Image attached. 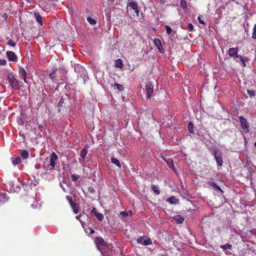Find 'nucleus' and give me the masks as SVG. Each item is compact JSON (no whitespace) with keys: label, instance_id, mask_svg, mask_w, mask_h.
I'll list each match as a JSON object with an SVG mask.
<instances>
[{"label":"nucleus","instance_id":"1","mask_svg":"<svg viewBox=\"0 0 256 256\" xmlns=\"http://www.w3.org/2000/svg\"><path fill=\"white\" fill-rule=\"evenodd\" d=\"M7 79L8 81V84L12 88L16 90L20 89L22 86V82L18 80H16L12 74H8Z\"/></svg>","mask_w":256,"mask_h":256},{"label":"nucleus","instance_id":"2","mask_svg":"<svg viewBox=\"0 0 256 256\" xmlns=\"http://www.w3.org/2000/svg\"><path fill=\"white\" fill-rule=\"evenodd\" d=\"M55 2H48V0H40V6L46 12H50L54 6Z\"/></svg>","mask_w":256,"mask_h":256},{"label":"nucleus","instance_id":"3","mask_svg":"<svg viewBox=\"0 0 256 256\" xmlns=\"http://www.w3.org/2000/svg\"><path fill=\"white\" fill-rule=\"evenodd\" d=\"M58 156L54 152H52L50 156V164L48 166V168L50 170H52L55 168L56 161L58 160Z\"/></svg>","mask_w":256,"mask_h":256},{"label":"nucleus","instance_id":"4","mask_svg":"<svg viewBox=\"0 0 256 256\" xmlns=\"http://www.w3.org/2000/svg\"><path fill=\"white\" fill-rule=\"evenodd\" d=\"M137 242L143 246H148L152 244L151 239L146 236H142L137 240Z\"/></svg>","mask_w":256,"mask_h":256},{"label":"nucleus","instance_id":"5","mask_svg":"<svg viewBox=\"0 0 256 256\" xmlns=\"http://www.w3.org/2000/svg\"><path fill=\"white\" fill-rule=\"evenodd\" d=\"M88 148L86 146L82 148L80 151V156L81 158H79L78 160L79 162L83 166H84L86 164L85 158L88 154Z\"/></svg>","mask_w":256,"mask_h":256},{"label":"nucleus","instance_id":"6","mask_svg":"<svg viewBox=\"0 0 256 256\" xmlns=\"http://www.w3.org/2000/svg\"><path fill=\"white\" fill-rule=\"evenodd\" d=\"M146 92L147 98H150L154 92V85L151 82H148L146 84Z\"/></svg>","mask_w":256,"mask_h":256},{"label":"nucleus","instance_id":"7","mask_svg":"<svg viewBox=\"0 0 256 256\" xmlns=\"http://www.w3.org/2000/svg\"><path fill=\"white\" fill-rule=\"evenodd\" d=\"M240 126L246 132H248L250 130L249 123L247 120L243 116H240L239 118Z\"/></svg>","mask_w":256,"mask_h":256},{"label":"nucleus","instance_id":"8","mask_svg":"<svg viewBox=\"0 0 256 256\" xmlns=\"http://www.w3.org/2000/svg\"><path fill=\"white\" fill-rule=\"evenodd\" d=\"M6 57L10 62H18V58L15 53L12 51H7L6 52Z\"/></svg>","mask_w":256,"mask_h":256},{"label":"nucleus","instance_id":"9","mask_svg":"<svg viewBox=\"0 0 256 256\" xmlns=\"http://www.w3.org/2000/svg\"><path fill=\"white\" fill-rule=\"evenodd\" d=\"M128 6L130 8V9L134 10V12L136 14V16H139V10H138V3L136 2L130 1L128 2Z\"/></svg>","mask_w":256,"mask_h":256},{"label":"nucleus","instance_id":"10","mask_svg":"<svg viewBox=\"0 0 256 256\" xmlns=\"http://www.w3.org/2000/svg\"><path fill=\"white\" fill-rule=\"evenodd\" d=\"M66 100H68V98L66 96L65 98H64L62 96L61 97L58 104V112H60L61 111V108L62 107H66Z\"/></svg>","mask_w":256,"mask_h":256},{"label":"nucleus","instance_id":"11","mask_svg":"<svg viewBox=\"0 0 256 256\" xmlns=\"http://www.w3.org/2000/svg\"><path fill=\"white\" fill-rule=\"evenodd\" d=\"M90 213L91 214L94 215L96 217L97 219L100 221L102 222L104 220V215L101 213L98 212L96 208H93L90 212Z\"/></svg>","mask_w":256,"mask_h":256},{"label":"nucleus","instance_id":"12","mask_svg":"<svg viewBox=\"0 0 256 256\" xmlns=\"http://www.w3.org/2000/svg\"><path fill=\"white\" fill-rule=\"evenodd\" d=\"M214 156L215 159L218 165L220 166H222L223 164L222 153L219 152L218 154L216 152L214 151Z\"/></svg>","mask_w":256,"mask_h":256},{"label":"nucleus","instance_id":"13","mask_svg":"<svg viewBox=\"0 0 256 256\" xmlns=\"http://www.w3.org/2000/svg\"><path fill=\"white\" fill-rule=\"evenodd\" d=\"M154 42L160 52L162 54L164 53V50L160 40L158 38H155L154 40Z\"/></svg>","mask_w":256,"mask_h":256},{"label":"nucleus","instance_id":"14","mask_svg":"<svg viewBox=\"0 0 256 256\" xmlns=\"http://www.w3.org/2000/svg\"><path fill=\"white\" fill-rule=\"evenodd\" d=\"M238 48H230L228 51V54L230 56L232 57H236L238 58Z\"/></svg>","mask_w":256,"mask_h":256},{"label":"nucleus","instance_id":"15","mask_svg":"<svg viewBox=\"0 0 256 256\" xmlns=\"http://www.w3.org/2000/svg\"><path fill=\"white\" fill-rule=\"evenodd\" d=\"M19 74L21 78H23L25 83L27 84L28 82L26 80V75L27 72L23 68H20L19 69Z\"/></svg>","mask_w":256,"mask_h":256},{"label":"nucleus","instance_id":"16","mask_svg":"<svg viewBox=\"0 0 256 256\" xmlns=\"http://www.w3.org/2000/svg\"><path fill=\"white\" fill-rule=\"evenodd\" d=\"M95 242L98 246H106V242L101 237L96 238Z\"/></svg>","mask_w":256,"mask_h":256},{"label":"nucleus","instance_id":"17","mask_svg":"<svg viewBox=\"0 0 256 256\" xmlns=\"http://www.w3.org/2000/svg\"><path fill=\"white\" fill-rule=\"evenodd\" d=\"M8 198L9 197L8 196L6 192L0 191V204L7 202Z\"/></svg>","mask_w":256,"mask_h":256},{"label":"nucleus","instance_id":"18","mask_svg":"<svg viewBox=\"0 0 256 256\" xmlns=\"http://www.w3.org/2000/svg\"><path fill=\"white\" fill-rule=\"evenodd\" d=\"M34 16L36 18V21L38 22V24L40 26H42L43 24L42 20V17L41 15L40 14V12H34Z\"/></svg>","mask_w":256,"mask_h":256},{"label":"nucleus","instance_id":"19","mask_svg":"<svg viewBox=\"0 0 256 256\" xmlns=\"http://www.w3.org/2000/svg\"><path fill=\"white\" fill-rule=\"evenodd\" d=\"M166 202H168L170 204H178L180 201L179 200L176 198L174 196H171L168 198L166 200Z\"/></svg>","mask_w":256,"mask_h":256},{"label":"nucleus","instance_id":"20","mask_svg":"<svg viewBox=\"0 0 256 256\" xmlns=\"http://www.w3.org/2000/svg\"><path fill=\"white\" fill-rule=\"evenodd\" d=\"M10 160L12 162V164L14 166L20 164L22 162L21 158L19 156L12 157L10 158Z\"/></svg>","mask_w":256,"mask_h":256},{"label":"nucleus","instance_id":"21","mask_svg":"<svg viewBox=\"0 0 256 256\" xmlns=\"http://www.w3.org/2000/svg\"><path fill=\"white\" fill-rule=\"evenodd\" d=\"M66 200L69 202L72 208H74L76 206V204L73 201L72 198L70 196H66Z\"/></svg>","mask_w":256,"mask_h":256},{"label":"nucleus","instance_id":"22","mask_svg":"<svg viewBox=\"0 0 256 256\" xmlns=\"http://www.w3.org/2000/svg\"><path fill=\"white\" fill-rule=\"evenodd\" d=\"M115 66L117 68H122L124 66L122 61L120 59L116 60L114 62Z\"/></svg>","mask_w":256,"mask_h":256},{"label":"nucleus","instance_id":"23","mask_svg":"<svg viewBox=\"0 0 256 256\" xmlns=\"http://www.w3.org/2000/svg\"><path fill=\"white\" fill-rule=\"evenodd\" d=\"M20 156L23 159H26L29 157V152L27 150H24L21 152Z\"/></svg>","mask_w":256,"mask_h":256},{"label":"nucleus","instance_id":"24","mask_svg":"<svg viewBox=\"0 0 256 256\" xmlns=\"http://www.w3.org/2000/svg\"><path fill=\"white\" fill-rule=\"evenodd\" d=\"M174 219L177 224H182L184 220V218L180 215L176 216Z\"/></svg>","mask_w":256,"mask_h":256},{"label":"nucleus","instance_id":"25","mask_svg":"<svg viewBox=\"0 0 256 256\" xmlns=\"http://www.w3.org/2000/svg\"><path fill=\"white\" fill-rule=\"evenodd\" d=\"M111 162L117 166L118 168H121V164L118 159L116 158L112 157L111 158Z\"/></svg>","mask_w":256,"mask_h":256},{"label":"nucleus","instance_id":"26","mask_svg":"<svg viewBox=\"0 0 256 256\" xmlns=\"http://www.w3.org/2000/svg\"><path fill=\"white\" fill-rule=\"evenodd\" d=\"M238 58H240V60L242 62L244 66H246V62L248 61V58L246 57L242 56L240 55H238Z\"/></svg>","mask_w":256,"mask_h":256},{"label":"nucleus","instance_id":"27","mask_svg":"<svg viewBox=\"0 0 256 256\" xmlns=\"http://www.w3.org/2000/svg\"><path fill=\"white\" fill-rule=\"evenodd\" d=\"M180 6L183 10H187V3L185 0H181L180 2Z\"/></svg>","mask_w":256,"mask_h":256},{"label":"nucleus","instance_id":"28","mask_svg":"<svg viewBox=\"0 0 256 256\" xmlns=\"http://www.w3.org/2000/svg\"><path fill=\"white\" fill-rule=\"evenodd\" d=\"M152 190L154 191V194H156V195H158L160 194V190H158V186H155L154 184H152Z\"/></svg>","mask_w":256,"mask_h":256},{"label":"nucleus","instance_id":"29","mask_svg":"<svg viewBox=\"0 0 256 256\" xmlns=\"http://www.w3.org/2000/svg\"><path fill=\"white\" fill-rule=\"evenodd\" d=\"M188 131L191 134L194 133V124L192 122H189L188 124Z\"/></svg>","mask_w":256,"mask_h":256},{"label":"nucleus","instance_id":"30","mask_svg":"<svg viewBox=\"0 0 256 256\" xmlns=\"http://www.w3.org/2000/svg\"><path fill=\"white\" fill-rule=\"evenodd\" d=\"M220 248H222L224 250L227 249L230 250L232 248V246L230 244H226L220 246Z\"/></svg>","mask_w":256,"mask_h":256},{"label":"nucleus","instance_id":"31","mask_svg":"<svg viewBox=\"0 0 256 256\" xmlns=\"http://www.w3.org/2000/svg\"><path fill=\"white\" fill-rule=\"evenodd\" d=\"M56 70H54L52 73L48 75V78L52 80H54L56 78Z\"/></svg>","mask_w":256,"mask_h":256},{"label":"nucleus","instance_id":"32","mask_svg":"<svg viewBox=\"0 0 256 256\" xmlns=\"http://www.w3.org/2000/svg\"><path fill=\"white\" fill-rule=\"evenodd\" d=\"M87 20L88 22L91 24L92 25H94V24H96V20L94 19V18H92L90 16H88V18H87Z\"/></svg>","mask_w":256,"mask_h":256},{"label":"nucleus","instance_id":"33","mask_svg":"<svg viewBox=\"0 0 256 256\" xmlns=\"http://www.w3.org/2000/svg\"><path fill=\"white\" fill-rule=\"evenodd\" d=\"M71 177L72 181L76 182L80 178V176L77 174H74L72 175Z\"/></svg>","mask_w":256,"mask_h":256},{"label":"nucleus","instance_id":"34","mask_svg":"<svg viewBox=\"0 0 256 256\" xmlns=\"http://www.w3.org/2000/svg\"><path fill=\"white\" fill-rule=\"evenodd\" d=\"M114 86L120 91H122L124 90V86L122 84L116 83Z\"/></svg>","mask_w":256,"mask_h":256},{"label":"nucleus","instance_id":"35","mask_svg":"<svg viewBox=\"0 0 256 256\" xmlns=\"http://www.w3.org/2000/svg\"><path fill=\"white\" fill-rule=\"evenodd\" d=\"M8 44V46H12V47H14L16 45V42H14V40H10L8 42H7Z\"/></svg>","mask_w":256,"mask_h":256},{"label":"nucleus","instance_id":"36","mask_svg":"<svg viewBox=\"0 0 256 256\" xmlns=\"http://www.w3.org/2000/svg\"><path fill=\"white\" fill-rule=\"evenodd\" d=\"M166 33L170 35L171 34V33L172 32V29L169 26L166 25Z\"/></svg>","mask_w":256,"mask_h":256},{"label":"nucleus","instance_id":"37","mask_svg":"<svg viewBox=\"0 0 256 256\" xmlns=\"http://www.w3.org/2000/svg\"><path fill=\"white\" fill-rule=\"evenodd\" d=\"M248 94L250 96H256V92L254 90H248Z\"/></svg>","mask_w":256,"mask_h":256},{"label":"nucleus","instance_id":"38","mask_svg":"<svg viewBox=\"0 0 256 256\" xmlns=\"http://www.w3.org/2000/svg\"><path fill=\"white\" fill-rule=\"evenodd\" d=\"M187 28L190 32H192L194 30L193 25L191 23L188 24L187 26Z\"/></svg>","mask_w":256,"mask_h":256},{"label":"nucleus","instance_id":"39","mask_svg":"<svg viewBox=\"0 0 256 256\" xmlns=\"http://www.w3.org/2000/svg\"><path fill=\"white\" fill-rule=\"evenodd\" d=\"M120 214L122 215L124 218H126L128 216V213L126 211L121 212Z\"/></svg>","mask_w":256,"mask_h":256},{"label":"nucleus","instance_id":"40","mask_svg":"<svg viewBox=\"0 0 256 256\" xmlns=\"http://www.w3.org/2000/svg\"><path fill=\"white\" fill-rule=\"evenodd\" d=\"M88 191L90 193L93 194L95 190H94L92 186H89L88 188Z\"/></svg>","mask_w":256,"mask_h":256},{"label":"nucleus","instance_id":"41","mask_svg":"<svg viewBox=\"0 0 256 256\" xmlns=\"http://www.w3.org/2000/svg\"><path fill=\"white\" fill-rule=\"evenodd\" d=\"M81 216H82V214H80V215L76 216V218L77 220H80V223H81V224H82V226L84 227V222H82L80 220V218Z\"/></svg>","mask_w":256,"mask_h":256},{"label":"nucleus","instance_id":"42","mask_svg":"<svg viewBox=\"0 0 256 256\" xmlns=\"http://www.w3.org/2000/svg\"><path fill=\"white\" fill-rule=\"evenodd\" d=\"M6 64V61L4 59L0 60V65L4 66Z\"/></svg>","mask_w":256,"mask_h":256},{"label":"nucleus","instance_id":"43","mask_svg":"<svg viewBox=\"0 0 256 256\" xmlns=\"http://www.w3.org/2000/svg\"><path fill=\"white\" fill-rule=\"evenodd\" d=\"M198 22H199L200 24H203V25H205V24H206V23L204 22L203 20H202L201 19V18H200V16H198Z\"/></svg>","mask_w":256,"mask_h":256},{"label":"nucleus","instance_id":"44","mask_svg":"<svg viewBox=\"0 0 256 256\" xmlns=\"http://www.w3.org/2000/svg\"><path fill=\"white\" fill-rule=\"evenodd\" d=\"M64 184H62V183H60V188L62 189V190L64 192H67V190L66 188L64 186Z\"/></svg>","mask_w":256,"mask_h":256},{"label":"nucleus","instance_id":"45","mask_svg":"<svg viewBox=\"0 0 256 256\" xmlns=\"http://www.w3.org/2000/svg\"><path fill=\"white\" fill-rule=\"evenodd\" d=\"M208 184L210 186H212L214 188L217 186V184L216 182H208Z\"/></svg>","mask_w":256,"mask_h":256},{"label":"nucleus","instance_id":"46","mask_svg":"<svg viewBox=\"0 0 256 256\" xmlns=\"http://www.w3.org/2000/svg\"><path fill=\"white\" fill-rule=\"evenodd\" d=\"M252 38L256 40V30H252Z\"/></svg>","mask_w":256,"mask_h":256},{"label":"nucleus","instance_id":"47","mask_svg":"<svg viewBox=\"0 0 256 256\" xmlns=\"http://www.w3.org/2000/svg\"><path fill=\"white\" fill-rule=\"evenodd\" d=\"M88 229L90 230V234H93L95 232V231L92 228L89 227Z\"/></svg>","mask_w":256,"mask_h":256},{"label":"nucleus","instance_id":"48","mask_svg":"<svg viewBox=\"0 0 256 256\" xmlns=\"http://www.w3.org/2000/svg\"><path fill=\"white\" fill-rule=\"evenodd\" d=\"M214 188L218 190L219 191H220V192H224L223 190L221 189V188L218 186V185Z\"/></svg>","mask_w":256,"mask_h":256},{"label":"nucleus","instance_id":"49","mask_svg":"<svg viewBox=\"0 0 256 256\" xmlns=\"http://www.w3.org/2000/svg\"><path fill=\"white\" fill-rule=\"evenodd\" d=\"M168 165L169 166L170 168L171 167V164L172 165V166H174L173 164V161L172 160H169L168 162Z\"/></svg>","mask_w":256,"mask_h":256},{"label":"nucleus","instance_id":"50","mask_svg":"<svg viewBox=\"0 0 256 256\" xmlns=\"http://www.w3.org/2000/svg\"><path fill=\"white\" fill-rule=\"evenodd\" d=\"M250 232H252V234H256V228H254V229L252 230H250Z\"/></svg>","mask_w":256,"mask_h":256},{"label":"nucleus","instance_id":"51","mask_svg":"<svg viewBox=\"0 0 256 256\" xmlns=\"http://www.w3.org/2000/svg\"><path fill=\"white\" fill-rule=\"evenodd\" d=\"M159 2L160 4H164L165 3V0H159Z\"/></svg>","mask_w":256,"mask_h":256},{"label":"nucleus","instance_id":"52","mask_svg":"<svg viewBox=\"0 0 256 256\" xmlns=\"http://www.w3.org/2000/svg\"><path fill=\"white\" fill-rule=\"evenodd\" d=\"M2 16L3 18H5V19H6L8 18V15L6 13H4Z\"/></svg>","mask_w":256,"mask_h":256},{"label":"nucleus","instance_id":"53","mask_svg":"<svg viewBox=\"0 0 256 256\" xmlns=\"http://www.w3.org/2000/svg\"><path fill=\"white\" fill-rule=\"evenodd\" d=\"M110 4H112L114 3V0H108Z\"/></svg>","mask_w":256,"mask_h":256},{"label":"nucleus","instance_id":"54","mask_svg":"<svg viewBox=\"0 0 256 256\" xmlns=\"http://www.w3.org/2000/svg\"><path fill=\"white\" fill-rule=\"evenodd\" d=\"M48 2H57L58 0H48Z\"/></svg>","mask_w":256,"mask_h":256},{"label":"nucleus","instance_id":"55","mask_svg":"<svg viewBox=\"0 0 256 256\" xmlns=\"http://www.w3.org/2000/svg\"><path fill=\"white\" fill-rule=\"evenodd\" d=\"M252 30H256V24L254 26V27Z\"/></svg>","mask_w":256,"mask_h":256},{"label":"nucleus","instance_id":"56","mask_svg":"<svg viewBox=\"0 0 256 256\" xmlns=\"http://www.w3.org/2000/svg\"><path fill=\"white\" fill-rule=\"evenodd\" d=\"M74 212L75 214H77L78 212L77 210H74Z\"/></svg>","mask_w":256,"mask_h":256},{"label":"nucleus","instance_id":"57","mask_svg":"<svg viewBox=\"0 0 256 256\" xmlns=\"http://www.w3.org/2000/svg\"><path fill=\"white\" fill-rule=\"evenodd\" d=\"M79 66H78L76 67L75 68L74 70H76L77 68H78Z\"/></svg>","mask_w":256,"mask_h":256},{"label":"nucleus","instance_id":"58","mask_svg":"<svg viewBox=\"0 0 256 256\" xmlns=\"http://www.w3.org/2000/svg\"><path fill=\"white\" fill-rule=\"evenodd\" d=\"M38 128H42V126H41V125H40V124H39V125H38Z\"/></svg>","mask_w":256,"mask_h":256},{"label":"nucleus","instance_id":"59","mask_svg":"<svg viewBox=\"0 0 256 256\" xmlns=\"http://www.w3.org/2000/svg\"><path fill=\"white\" fill-rule=\"evenodd\" d=\"M254 146L256 148V141L255 142L254 144Z\"/></svg>","mask_w":256,"mask_h":256},{"label":"nucleus","instance_id":"60","mask_svg":"<svg viewBox=\"0 0 256 256\" xmlns=\"http://www.w3.org/2000/svg\"><path fill=\"white\" fill-rule=\"evenodd\" d=\"M72 192H73V190H71V191L70 192V194H72Z\"/></svg>","mask_w":256,"mask_h":256}]
</instances>
